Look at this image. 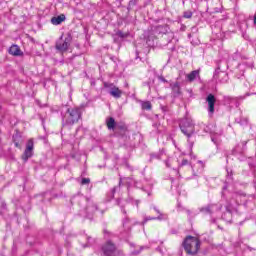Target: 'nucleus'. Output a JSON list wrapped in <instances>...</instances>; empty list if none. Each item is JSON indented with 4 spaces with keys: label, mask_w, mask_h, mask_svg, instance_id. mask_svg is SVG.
<instances>
[{
    "label": "nucleus",
    "mask_w": 256,
    "mask_h": 256,
    "mask_svg": "<svg viewBox=\"0 0 256 256\" xmlns=\"http://www.w3.org/2000/svg\"><path fill=\"white\" fill-rule=\"evenodd\" d=\"M10 55H14V57H19L23 53L21 52V48L17 45H12L9 49Z\"/></svg>",
    "instance_id": "12"
},
{
    "label": "nucleus",
    "mask_w": 256,
    "mask_h": 256,
    "mask_svg": "<svg viewBox=\"0 0 256 256\" xmlns=\"http://www.w3.org/2000/svg\"><path fill=\"white\" fill-rule=\"evenodd\" d=\"M170 87L172 89V92L174 95H181V85L179 82H173L170 84Z\"/></svg>",
    "instance_id": "14"
},
{
    "label": "nucleus",
    "mask_w": 256,
    "mask_h": 256,
    "mask_svg": "<svg viewBox=\"0 0 256 256\" xmlns=\"http://www.w3.org/2000/svg\"><path fill=\"white\" fill-rule=\"evenodd\" d=\"M63 21H65V15L64 14H61V15L56 16V17H52V19H51L52 25H61L63 23Z\"/></svg>",
    "instance_id": "13"
},
{
    "label": "nucleus",
    "mask_w": 256,
    "mask_h": 256,
    "mask_svg": "<svg viewBox=\"0 0 256 256\" xmlns=\"http://www.w3.org/2000/svg\"><path fill=\"white\" fill-rule=\"evenodd\" d=\"M184 17H185V19H191V17H193V13L192 12H184Z\"/></svg>",
    "instance_id": "18"
},
{
    "label": "nucleus",
    "mask_w": 256,
    "mask_h": 256,
    "mask_svg": "<svg viewBox=\"0 0 256 256\" xmlns=\"http://www.w3.org/2000/svg\"><path fill=\"white\" fill-rule=\"evenodd\" d=\"M104 87L112 97H121L123 95V92L114 84L104 83Z\"/></svg>",
    "instance_id": "7"
},
{
    "label": "nucleus",
    "mask_w": 256,
    "mask_h": 256,
    "mask_svg": "<svg viewBox=\"0 0 256 256\" xmlns=\"http://www.w3.org/2000/svg\"><path fill=\"white\" fill-rule=\"evenodd\" d=\"M186 255L195 256L201 249V240L195 236H186L182 243Z\"/></svg>",
    "instance_id": "1"
},
{
    "label": "nucleus",
    "mask_w": 256,
    "mask_h": 256,
    "mask_svg": "<svg viewBox=\"0 0 256 256\" xmlns=\"http://www.w3.org/2000/svg\"><path fill=\"white\" fill-rule=\"evenodd\" d=\"M206 103L208 104L209 113H215V103H217L216 97H207Z\"/></svg>",
    "instance_id": "10"
},
{
    "label": "nucleus",
    "mask_w": 256,
    "mask_h": 256,
    "mask_svg": "<svg viewBox=\"0 0 256 256\" xmlns=\"http://www.w3.org/2000/svg\"><path fill=\"white\" fill-rule=\"evenodd\" d=\"M106 126L108 127V129H115V118L110 117L106 120Z\"/></svg>",
    "instance_id": "15"
},
{
    "label": "nucleus",
    "mask_w": 256,
    "mask_h": 256,
    "mask_svg": "<svg viewBox=\"0 0 256 256\" xmlns=\"http://www.w3.org/2000/svg\"><path fill=\"white\" fill-rule=\"evenodd\" d=\"M35 149V142L33 141V138H30L26 143V148L24 150V153L21 156V159L27 163L31 157H33V150Z\"/></svg>",
    "instance_id": "5"
},
{
    "label": "nucleus",
    "mask_w": 256,
    "mask_h": 256,
    "mask_svg": "<svg viewBox=\"0 0 256 256\" xmlns=\"http://www.w3.org/2000/svg\"><path fill=\"white\" fill-rule=\"evenodd\" d=\"M254 25H256V14L254 16Z\"/></svg>",
    "instance_id": "26"
},
{
    "label": "nucleus",
    "mask_w": 256,
    "mask_h": 256,
    "mask_svg": "<svg viewBox=\"0 0 256 256\" xmlns=\"http://www.w3.org/2000/svg\"><path fill=\"white\" fill-rule=\"evenodd\" d=\"M200 70H194L191 73L186 75V79L189 83H193V81H195L196 79H200Z\"/></svg>",
    "instance_id": "11"
},
{
    "label": "nucleus",
    "mask_w": 256,
    "mask_h": 256,
    "mask_svg": "<svg viewBox=\"0 0 256 256\" xmlns=\"http://www.w3.org/2000/svg\"><path fill=\"white\" fill-rule=\"evenodd\" d=\"M102 256L121 255V250L117 249L115 242L108 240L101 246Z\"/></svg>",
    "instance_id": "2"
},
{
    "label": "nucleus",
    "mask_w": 256,
    "mask_h": 256,
    "mask_svg": "<svg viewBox=\"0 0 256 256\" xmlns=\"http://www.w3.org/2000/svg\"><path fill=\"white\" fill-rule=\"evenodd\" d=\"M208 97H215V94H208Z\"/></svg>",
    "instance_id": "25"
},
{
    "label": "nucleus",
    "mask_w": 256,
    "mask_h": 256,
    "mask_svg": "<svg viewBox=\"0 0 256 256\" xmlns=\"http://www.w3.org/2000/svg\"><path fill=\"white\" fill-rule=\"evenodd\" d=\"M220 76L225 77L227 79V73H225V72H221Z\"/></svg>",
    "instance_id": "22"
},
{
    "label": "nucleus",
    "mask_w": 256,
    "mask_h": 256,
    "mask_svg": "<svg viewBox=\"0 0 256 256\" xmlns=\"http://www.w3.org/2000/svg\"><path fill=\"white\" fill-rule=\"evenodd\" d=\"M159 79L162 81V83H167V80L165 78H163L162 76L159 77Z\"/></svg>",
    "instance_id": "23"
},
{
    "label": "nucleus",
    "mask_w": 256,
    "mask_h": 256,
    "mask_svg": "<svg viewBox=\"0 0 256 256\" xmlns=\"http://www.w3.org/2000/svg\"><path fill=\"white\" fill-rule=\"evenodd\" d=\"M38 105H40V107H45L47 105V99H45L44 103H41V100H37Z\"/></svg>",
    "instance_id": "20"
},
{
    "label": "nucleus",
    "mask_w": 256,
    "mask_h": 256,
    "mask_svg": "<svg viewBox=\"0 0 256 256\" xmlns=\"http://www.w3.org/2000/svg\"><path fill=\"white\" fill-rule=\"evenodd\" d=\"M180 129L186 137H191V135L195 133V125H193V122L187 118L180 121Z\"/></svg>",
    "instance_id": "4"
},
{
    "label": "nucleus",
    "mask_w": 256,
    "mask_h": 256,
    "mask_svg": "<svg viewBox=\"0 0 256 256\" xmlns=\"http://www.w3.org/2000/svg\"><path fill=\"white\" fill-rule=\"evenodd\" d=\"M69 45H71V36L66 37L63 39V36L56 42V49L60 51V53H65L67 49H69Z\"/></svg>",
    "instance_id": "6"
},
{
    "label": "nucleus",
    "mask_w": 256,
    "mask_h": 256,
    "mask_svg": "<svg viewBox=\"0 0 256 256\" xmlns=\"http://www.w3.org/2000/svg\"><path fill=\"white\" fill-rule=\"evenodd\" d=\"M14 145L17 147V149H21V144L19 142L14 141Z\"/></svg>",
    "instance_id": "21"
},
{
    "label": "nucleus",
    "mask_w": 256,
    "mask_h": 256,
    "mask_svg": "<svg viewBox=\"0 0 256 256\" xmlns=\"http://www.w3.org/2000/svg\"><path fill=\"white\" fill-rule=\"evenodd\" d=\"M153 31L156 35H167V33H169V26L168 25L155 26Z\"/></svg>",
    "instance_id": "9"
},
{
    "label": "nucleus",
    "mask_w": 256,
    "mask_h": 256,
    "mask_svg": "<svg viewBox=\"0 0 256 256\" xmlns=\"http://www.w3.org/2000/svg\"><path fill=\"white\" fill-rule=\"evenodd\" d=\"M104 87L112 97H121L123 95V92L114 84L104 83Z\"/></svg>",
    "instance_id": "8"
},
{
    "label": "nucleus",
    "mask_w": 256,
    "mask_h": 256,
    "mask_svg": "<svg viewBox=\"0 0 256 256\" xmlns=\"http://www.w3.org/2000/svg\"><path fill=\"white\" fill-rule=\"evenodd\" d=\"M187 163H189L187 160L182 161V165H187Z\"/></svg>",
    "instance_id": "24"
},
{
    "label": "nucleus",
    "mask_w": 256,
    "mask_h": 256,
    "mask_svg": "<svg viewBox=\"0 0 256 256\" xmlns=\"http://www.w3.org/2000/svg\"><path fill=\"white\" fill-rule=\"evenodd\" d=\"M142 109L144 111H151V109H152L151 102H149V101L142 102Z\"/></svg>",
    "instance_id": "16"
},
{
    "label": "nucleus",
    "mask_w": 256,
    "mask_h": 256,
    "mask_svg": "<svg viewBox=\"0 0 256 256\" xmlns=\"http://www.w3.org/2000/svg\"><path fill=\"white\" fill-rule=\"evenodd\" d=\"M79 119H81V109L79 108H68L66 112V123L68 125H75V123H79Z\"/></svg>",
    "instance_id": "3"
},
{
    "label": "nucleus",
    "mask_w": 256,
    "mask_h": 256,
    "mask_svg": "<svg viewBox=\"0 0 256 256\" xmlns=\"http://www.w3.org/2000/svg\"><path fill=\"white\" fill-rule=\"evenodd\" d=\"M117 35H118V37H121L122 39H125V37H127V34L121 32V31H118Z\"/></svg>",
    "instance_id": "19"
},
{
    "label": "nucleus",
    "mask_w": 256,
    "mask_h": 256,
    "mask_svg": "<svg viewBox=\"0 0 256 256\" xmlns=\"http://www.w3.org/2000/svg\"><path fill=\"white\" fill-rule=\"evenodd\" d=\"M91 183V179L83 178L81 181V185H89Z\"/></svg>",
    "instance_id": "17"
}]
</instances>
